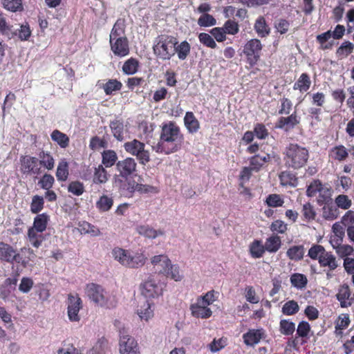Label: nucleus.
<instances>
[{
  "label": "nucleus",
  "instance_id": "11",
  "mask_svg": "<svg viewBox=\"0 0 354 354\" xmlns=\"http://www.w3.org/2000/svg\"><path fill=\"white\" fill-rule=\"evenodd\" d=\"M66 302L68 319L72 322H80L79 312L83 307V302L79 295L77 293L68 294Z\"/></svg>",
  "mask_w": 354,
  "mask_h": 354
},
{
  "label": "nucleus",
  "instance_id": "27",
  "mask_svg": "<svg viewBox=\"0 0 354 354\" xmlns=\"http://www.w3.org/2000/svg\"><path fill=\"white\" fill-rule=\"evenodd\" d=\"M55 176L59 182H65L69 176V164L66 158H62L57 165Z\"/></svg>",
  "mask_w": 354,
  "mask_h": 354
},
{
  "label": "nucleus",
  "instance_id": "59",
  "mask_svg": "<svg viewBox=\"0 0 354 354\" xmlns=\"http://www.w3.org/2000/svg\"><path fill=\"white\" fill-rule=\"evenodd\" d=\"M266 203L270 207H279L283 206L284 201L280 195L271 194L267 196Z\"/></svg>",
  "mask_w": 354,
  "mask_h": 354
},
{
  "label": "nucleus",
  "instance_id": "15",
  "mask_svg": "<svg viewBox=\"0 0 354 354\" xmlns=\"http://www.w3.org/2000/svg\"><path fill=\"white\" fill-rule=\"evenodd\" d=\"M109 127L114 138L118 142H122L125 140V135L128 133L127 128L124 124L122 118H116L109 122Z\"/></svg>",
  "mask_w": 354,
  "mask_h": 354
},
{
  "label": "nucleus",
  "instance_id": "24",
  "mask_svg": "<svg viewBox=\"0 0 354 354\" xmlns=\"http://www.w3.org/2000/svg\"><path fill=\"white\" fill-rule=\"evenodd\" d=\"M311 79L307 73H303L293 84V89L303 93L307 92L311 86Z\"/></svg>",
  "mask_w": 354,
  "mask_h": 354
},
{
  "label": "nucleus",
  "instance_id": "32",
  "mask_svg": "<svg viewBox=\"0 0 354 354\" xmlns=\"http://www.w3.org/2000/svg\"><path fill=\"white\" fill-rule=\"evenodd\" d=\"M50 138L53 142H56L62 149H66L69 146V137L58 129L52 131Z\"/></svg>",
  "mask_w": 354,
  "mask_h": 354
},
{
  "label": "nucleus",
  "instance_id": "37",
  "mask_svg": "<svg viewBox=\"0 0 354 354\" xmlns=\"http://www.w3.org/2000/svg\"><path fill=\"white\" fill-rule=\"evenodd\" d=\"M280 183L283 186L296 187L298 184V178L290 171H283L279 176Z\"/></svg>",
  "mask_w": 354,
  "mask_h": 354
},
{
  "label": "nucleus",
  "instance_id": "46",
  "mask_svg": "<svg viewBox=\"0 0 354 354\" xmlns=\"http://www.w3.org/2000/svg\"><path fill=\"white\" fill-rule=\"evenodd\" d=\"M125 25L124 20L118 19L113 25L109 35V39H117L118 37H125Z\"/></svg>",
  "mask_w": 354,
  "mask_h": 354
},
{
  "label": "nucleus",
  "instance_id": "35",
  "mask_svg": "<svg viewBox=\"0 0 354 354\" xmlns=\"http://www.w3.org/2000/svg\"><path fill=\"white\" fill-rule=\"evenodd\" d=\"M264 245L267 252H277L281 246V239L277 234H272L266 239Z\"/></svg>",
  "mask_w": 354,
  "mask_h": 354
},
{
  "label": "nucleus",
  "instance_id": "33",
  "mask_svg": "<svg viewBox=\"0 0 354 354\" xmlns=\"http://www.w3.org/2000/svg\"><path fill=\"white\" fill-rule=\"evenodd\" d=\"M42 233L43 232L36 231L30 228L28 230V239L32 247L39 248L41 245L45 240V236Z\"/></svg>",
  "mask_w": 354,
  "mask_h": 354
},
{
  "label": "nucleus",
  "instance_id": "42",
  "mask_svg": "<svg viewBox=\"0 0 354 354\" xmlns=\"http://www.w3.org/2000/svg\"><path fill=\"white\" fill-rule=\"evenodd\" d=\"M12 36H17L20 41H28L31 35L32 30L28 22L20 25L19 29L12 32Z\"/></svg>",
  "mask_w": 354,
  "mask_h": 354
},
{
  "label": "nucleus",
  "instance_id": "44",
  "mask_svg": "<svg viewBox=\"0 0 354 354\" xmlns=\"http://www.w3.org/2000/svg\"><path fill=\"white\" fill-rule=\"evenodd\" d=\"M138 232L140 234L149 238L155 239L158 236L165 234V232L162 230H155L149 225H141L138 227Z\"/></svg>",
  "mask_w": 354,
  "mask_h": 354
},
{
  "label": "nucleus",
  "instance_id": "16",
  "mask_svg": "<svg viewBox=\"0 0 354 354\" xmlns=\"http://www.w3.org/2000/svg\"><path fill=\"white\" fill-rule=\"evenodd\" d=\"M300 123V118L296 111L287 117L281 116L279 118L276 122V128L285 129L286 131L294 129Z\"/></svg>",
  "mask_w": 354,
  "mask_h": 354
},
{
  "label": "nucleus",
  "instance_id": "28",
  "mask_svg": "<svg viewBox=\"0 0 354 354\" xmlns=\"http://www.w3.org/2000/svg\"><path fill=\"white\" fill-rule=\"evenodd\" d=\"M329 158L339 162L344 161L348 156L347 149L342 145L333 147L329 151Z\"/></svg>",
  "mask_w": 354,
  "mask_h": 354
},
{
  "label": "nucleus",
  "instance_id": "47",
  "mask_svg": "<svg viewBox=\"0 0 354 354\" xmlns=\"http://www.w3.org/2000/svg\"><path fill=\"white\" fill-rule=\"evenodd\" d=\"M152 304L147 300L138 310V314L141 319L148 321L153 316V310L151 308Z\"/></svg>",
  "mask_w": 354,
  "mask_h": 354
},
{
  "label": "nucleus",
  "instance_id": "26",
  "mask_svg": "<svg viewBox=\"0 0 354 354\" xmlns=\"http://www.w3.org/2000/svg\"><path fill=\"white\" fill-rule=\"evenodd\" d=\"M102 165L106 168H110L114 165L116 166L118 162L117 153L113 149H106L101 153Z\"/></svg>",
  "mask_w": 354,
  "mask_h": 354
},
{
  "label": "nucleus",
  "instance_id": "55",
  "mask_svg": "<svg viewBox=\"0 0 354 354\" xmlns=\"http://www.w3.org/2000/svg\"><path fill=\"white\" fill-rule=\"evenodd\" d=\"M335 205L339 209H348L352 205V201L347 195L339 194L335 199Z\"/></svg>",
  "mask_w": 354,
  "mask_h": 354
},
{
  "label": "nucleus",
  "instance_id": "62",
  "mask_svg": "<svg viewBox=\"0 0 354 354\" xmlns=\"http://www.w3.org/2000/svg\"><path fill=\"white\" fill-rule=\"evenodd\" d=\"M299 310V305L297 301L290 300L284 304L282 307V313L286 315H293Z\"/></svg>",
  "mask_w": 354,
  "mask_h": 354
},
{
  "label": "nucleus",
  "instance_id": "20",
  "mask_svg": "<svg viewBox=\"0 0 354 354\" xmlns=\"http://www.w3.org/2000/svg\"><path fill=\"white\" fill-rule=\"evenodd\" d=\"M38 163L41 168L50 171L55 167V160L50 151L41 149L38 153Z\"/></svg>",
  "mask_w": 354,
  "mask_h": 354
},
{
  "label": "nucleus",
  "instance_id": "23",
  "mask_svg": "<svg viewBox=\"0 0 354 354\" xmlns=\"http://www.w3.org/2000/svg\"><path fill=\"white\" fill-rule=\"evenodd\" d=\"M192 315L196 318L207 319L212 316V312L207 306H204L196 301L190 306Z\"/></svg>",
  "mask_w": 354,
  "mask_h": 354
},
{
  "label": "nucleus",
  "instance_id": "9",
  "mask_svg": "<svg viewBox=\"0 0 354 354\" xmlns=\"http://www.w3.org/2000/svg\"><path fill=\"white\" fill-rule=\"evenodd\" d=\"M119 351L120 354H140L136 340L122 328L119 330Z\"/></svg>",
  "mask_w": 354,
  "mask_h": 354
},
{
  "label": "nucleus",
  "instance_id": "19",
  "mask_svg": "<svg viewBox=\"0 0 354 354\" xmlns=\"http://www.w3.org/2000/svg\"><path fill=\"white\" fill-rule=\"evenodd\" d=\"M126 189L133 192L135 190L138 191L142 194H157L159 192V189L157 187L149 185H143L138 184L135 182V180L128 181L127 185H124Z\"/></svg>",
  "mask_w": 354,
  "mask_h": 354
},
{
  "label": "nucleus",
  "instance_id": "10",
  "mask_svg": "<svg viewBox=\"0 0 354 354\" xmlns=\"http://www.w3.org/2000/svg\"><path fill=\"white\" fill-rule=\"evenodd\" d=\"M19 161L20 171L23 175L37 176L42 173L38 158L28 155L21 156Z\"/></svg>",
  "mask_w": 354,
  "mask_h": 354
},
{
  "label": "nucleus",
  "instance_id": "58",
  "mask_svg": "<svg viewBox=\"0 0 354 354\" xmlns=\"http://www.w3.org/2000/svg\"><path fill=\"white\" fill-rule=\"evenodd\" d=\"M324 185L319 180H313L307 187L306 195L308 197H314L319 192Z\"/></svg>",
  "mask_w": 354,
  "mask_h": 354
},
{
  "label": "nucleus",
  "instance_id": "61",
  "mask_svg": "<svg viewBox=\"0 0 354 354\" xmlns=\"http://www.w3.org/2000/svg\"><path fill=\"white\" fill-rule=\"evenodd\" d=\"M332 37V32L328 30L324 33L318 35L316 37L317 42L321 45L322 50L329 49L332 47L333 43L326 44V41Z\"/></svg>",
  "mask_w": 354,
  "mask_h": 354
},
{
  "label": "nucleus",
  "instance_id": "41",
  "mask_svg": "<svg viewBox=\"0 0 354 354\" xmlns=\"http://www.w3.org/2000/svg\"><path fill=\"white\" fill-rule=\"evenodd\" d=\"M184 123L190 133H196L199 127V122L192 112H187L184 118Z\"/></svg>",
  "mask_w": 354,
  "mask_h": 354
},
{
  "label": "nucleus",
  "instance_id": "43",
  "mask_svg": "<svg viewBox=\"0 0 354 354\" xmlns=\"http://www.w3.org/2000/svg\"><path fill=\"white\" fill-rule=\"evenodd\" d=\"M96 207L101 212L110 210L113 205V199L111 196L102 195L96 202Z\"/></svg>",
  "mask_w": 354,
  "mask_h": 354
},
{
  "label": "nucleus",
  "instance_id": "3",
  "mask_svg": "<svg viewBox=\"0 0 354 354\" xmlns=\"http://www.w3.org/2000/svg\"><path fill=\"white\" fill-rule=\"evenodd\" d=\"M177 136V127L174 123L165 124L162 128L160 141L154 146L153 149L157 153L169 154L176 151L177 144L175 137Z\"/></svg>",
  "mask_w": 354,
  "mask_h": 354
},
{
  "label": "nucleus",
  "instance_id": "34",
  "mask_svg": "<svg viewBox=\"0 0 354 354\" xmlns=\"http://www.w3.org/2000/svg\"><path fill=\"white\" fill-rule=\"evenodd\" d=\"M49 219V216L46 213L37 214L34 218L33 225L30 228L36 231L44 232L47 228Z\"/></svg>",
  "mask_w": 354,
  "mask_h": 354
},
{
  "label": "nucleus",
  "instance_id": "36",
  "mask_svg": "<svg viewBox=\"0 0 354 354\" xmlns=\"http://www.w3.org/2000/svg\"><path fill=\"white\" fill-rule=\"evenodd\" d=\"M107 95H113L115 92L120 91L122 88V84L116 79H110L101 86Z\"/></svg>",
  "mask_w": 354,
  "mask_h": 354
},
{
  "label": "nucleus",
  "instance_id": "56",
  "mask_svg": "<svg viewBox=\"0 0 354 354\" xmlns=\"http://www.w3.org/2000/svg\"><path fill=\"white\" fill-rule=\"evenodd\" d=\"M108 147V142L105 138H101L97 136L91 138L89 142V148L91 150L95 151L101 148H106Z\"/></svg>",
  "mask_w": 354,
  "mask_h": 354
},
{
  "label": "nucleus",
  "instance_id": "52",
  "mask_svg": "<svg viewBox=\"0 0 354 354\" xmlns=\"http://www.w3.org/2000/svg\"><path fill=\"white\" fill-rule=\"evenodd\" d=\"M217 295H218V292L212 290L208 291L204 295L198 297L197 301H198L199 304L208 306L212 304L216 300Z\"/></svg>",
  "mask_w": 354,
  "mask_h": 354
},
{
  "label": "nucleus",
  "instance_id": "17",
  "mask_svg": "<svg viewBox=\"0 0 354 354\" xmlns=\"http://www.w3.org/2000/svg\"><path fill=\"white\" fill-rule=\"evenodd\" d=\"M264 337V332L261 329H249L248 331L243 335L244 343L247 346H254L260 342Z\"/></svg>",
  "mask_w": 354,
  "mask_h": 354
},
{
  "label": "nucleus",
  "instance_id": "30",
  "mask_svg": "<svg viewBox=\"0 0 354 354\" xmlns=\"http://www.w3.org/2000/svg\"><path fill=\"white\" fill-rule=\"evenodd\" d=\"M15 249L10 244L0 241V261L10 263Z\"/></svg>",
  "mask_w": 354,
  "mask_h": 354
},
{
  "label": "nucleus",
  "instance_id": "13",
  "mask_svg": "<svg viewBox=\"0 0 354 354\" xmlns=\"http://www.w3.org/2000/svg\"><path fill=\"white\" fill-rule=\"evenodd\" d=\"M141 293L146 298L157 297L162 293V284L150 277L141 285Z\"/></svg>",
  "mask_w": 354,
  "mask_h": 354
},
{
  "label": "nucleus",
  "instance_id": "48",
  "mask_svg": "<svg viewBox=\"0 0 354 354\" xmlns=\"http://www.w3.org/2000/svg\"><path fill=\"white\" fill-rule=\"evenodd\" d=\"M138 61L135 58L131 57L124 63L122 71L127 75H133L138 71Z\"/></svg>",
  "mask_w": 354,
  "mask_h": 354
},
{
  "label": "nucleus",
  "instance_id": "1",
  "mask_svg": "<svg viewBox=\"0 0 354 354\" xmlns=\"http://www.w3.org/2000/svg\"><path fill=\"white\" fill-rule=\"evenodd\" d=\"M283 154L285 166L294 170L305 167L309 158L308 150L294 143L288 145Z\"/></svg>",
  "mask_w": 354,
  "mask_h": 354
},
{
  "label": "nucleus",
  "instance_id": "49",
  "mask_svg": "<svg viewBox=\"0 0 354 354\" xmlns=\"http://www.w3.org/2000/svg\"><path fill=\"white\" fill-rule=\"evenodd\" d=\"M55 180L53 175L48 173H44L38 181V185L42 189H52Z\"/></svg>",
  "mask_w": 354,
  "mask_h": 354
},
{
  "label": "nucleus",
  "instance_id": "12",
  "mask_svg": "<svg viewBox=\"0 0 354 354\" xmlns=\"http://www.w3.org/2000/svg\"><path fill=\"white\" fill-rule=\"evenodd\" d=\"M115 169L119 173L118 176L127 180L129 178L135 175L137 171V162L133 158L127 157L118 161Z\"/></svg>",
  "mask_w": 354,
  "mask_h": 354
},
{
  "label": "nucleus",
  "instance_id": "64",
  "mask_svg": "<svg viewBox=\"0 0 354 354\" xmlns=\"http://www.w3.org/2000/svg\"><path fill=\"white\" fill-rule=\"evenodd\" d=\"M270 230L276 234H285L288 230V225L281 220H275L274 221L270 226Z\"/></svg>",
  "mask_w": 354,
  "mask_h": 354
},
{
  "label": "nucleus",
  "instance_id": "57",
  "mask_svg": "<svg viewBox=\"0 0 354 354\" xmlns=\"http://www.w3.org/2000/svg\"><path fill=\"white\" fill-rule=\"evenodd\" d=\"M84 191L83 183L79 180L71 181L68 185V192L75 196H80Z\"/></svg>",
  "mask_w": 354,
  "mask_h": 354
},
{
  "label": "nucleus",
  "instance_id": "25",
  "mask_svg": "<svg viewBox=\"0 0 354 354\" xmlns=\"http://www.w3.org/2000/svg\"><path fill=\"white\" fill-rule=\"evenodd\" d=\"M319 266L323 268L327 267L329 271L335 270L338 267L336 257L330 252L325 251L318 261Z\"/></svg>",
  "mask_w": 354,
  "mask_h": 354
},
{
  "label": "nucleus",
  "instance_id": "18",
  "mask_svg": "<svg viewBox=\"0 0 354 354\" xmlns=\"http://www.w3.org/2000/svg\"><path fill=\"white\" fill-rule=\"evenodd\" d=\"M351 292L349 286L347 284L340 286L336 297L342 308H348L353 304V301L351 299Z\"/></svg>",
  "mask_w": 354,
  "mask_h": 354
},
{
  "label": "nucleus",
  "instance_id": "4",
  "mask_svg": "<svg viewBox=\"0 0 354 354\" xmlns=\"http://www.w3.org/2000/svg\"><path fill=\"white\" fill-rule=\"evenodd\" d=\"M85 290L89 299L95 304L106 308L115 306V302L102 286L95 283H88Z\"/></svg>",
  "mask_w": 354,
  "mask_h": 354
},
{
  "label": "nucleus",
  "instance_id": "53",
  "mask_svg": "<svg viewBox=\"0 0 354 354\" xmlns=\"http://www.w3.org/2000/svg\"><path fill=\"white\" fill-rule=\"evenodd\" d=\"M227 345V338L222 337L219 339L214 338L213 341L208 344V348L212 353H216L224 348Z\"/></svg>",
  "mask_w": 354,
  "mask_h": 354
},
{
  "label": "nucleus",
  "instance_id": "21",
  "mask_svg": "<svg viewBox=\"0 0 354 354\" xmlns=\"http://www.w3.org/2000/svg\"><path fill=\"white\" fill-rule=\"evenodd\" d=\"M270 160L271 156L269 153H265L264 155L256 154L249 158L250 167L253 171L257 172Z\"/></svg>",
  "mask_w": 354,
  "mask_h": 354
},
{
  "label": "nucleus",
  "instance_id": "63",
  "mask_svg": "<svg viewBox=\"0 0 354 354\" xmlns=\"http://www.w3.org/2000/svg\"><path fill=\"white\" fill-rule=\"evenodd\" d=\"M280 332L284 335H291L295 330V325L293 322L286 319L280 321Z\"/></svg>",
  "mask_w": 354,
  "mask_h": 354
},
{
  "label": "nucleus",
  "instance_id": "8",
  "mask_svg": "<svg viewBox=\"0 0 354 354\" xmlns=\"http://www.w3.org/2000/svg\"><path fill=\"white\" fill-rule=\"evenodd\" d=\"M263 45L258 39H251L243 47V53L250 66H255L260 59Z\"/></svg>",
  "mask_w": 354,
  "mask_h": 354
},
{
  "label": "nucleus",
  "instance_id": "45",
  "mask_svg": "<svg viewBox=\"0 0 354 354\" xmlns=\"http://www.w3.org/2000/svg\"><path fill=\"white\" fill-rule=\"evenodd\" d=\"M304 254V248L303 245H293L288 249L286 252L287 257L295 261L303 259Z\"/></svg>",
  "mask_w": 354,
  "mask_h": 354
},
{
  "label": "nucleus",
  "instance_id": "60",
  "mask_svg": "<svg viewBox=\"0 0 354 354\" xmlns=\"http://www.w3.org/2000/svg\"><path fill=\"white\" fill-rule=\"evenodd\" d=\"M326 251L324 246L319 244L313 245L308 250V256L313 260H318Z\"/></svg>",
  "mask_w": 354,
  "mask_h": 354
},
{
  "label": "nucleus",
  "instance_id": "31",
  "mask_svg": "<svg viewBox=\"0 0 354 354\" xmlns=\"http://www.w3.org/2000/svg\"><path fill=\"white\" fill-rule=\"evenodd\" d=\"M254 29L260 37H266L270 32V28L263 16H260L256 19Z\"/></svg>",
  "mask_w": 354,
  "mask_h": 354
},
{
  "label": "nucleus",
  "instance_id": "22",
  "mask_svg": "<svg viewBox=\"0 0 354 354\" xmlns=\"http://www.w3.org/2000/svg\"><path fill=\"white\" fill-rule=\"evenodd\" d=\"M322 218L326 221H334L339 215V209L333 201L324 203L322 205Z\"/></svg>",
  "mask_w": 354,
  "mask_h": 354
},
{
  "label": "nucleus",
  "instance_id": "54",
  "mask_svg": "<svg viewBox=\"0 0 354 354\" xmlns=\"http://www.w3.org/2000/svg\"><path fill=\"white\" fill-rule=\"evenodd\" d=\"M44 207V198L39 195L33 196L30 203V211L32 214H38Z\"/></svg>",
  "mask_w": 354,
  "mask_h": 354
},
{
  "label": "nucleus",
  "instance_id": "51",
  "mask_svg": "<svg viewBox=\"0 0 354 354\" xmlns=\"http://www.w3.org/2000/svg\"><path fill=\"white\" fill-rule=\"evenodd\" d=\"M333 248L335 250L337 255L341 258H344V259L354 252L353 247L348 244L333 245Z\"/></svg>",
  "mask_w": 354,
  "mask_h": 354
},
{
  "label": "nucleus",
  "instance_id": "39",
  "mask_svg": "<svg viewBox=\"0 0 354 354\" xmlns=\"http://www.w3.org/2000/svg\"><path fill=\"white\" fill-rule=\"evenodd\" d=\"M318 194L319 196L317 197V202L319 206L323 205L324 203L333 201V189L330 186L324 185Z\"/></svg>",
  "mask_w": 354,
  "mask_h": 354
},
{
  "label": "nucleus",
  "instance_id": "40",
  "mask_svg": "<svg viewBox=\"0 0 354 354\" xmlns=\"http://www.w3.org/2000/svg\"><path fill=\"white\" fill-rule=\"evenodd\" d=\"M301 214L302 220L307 223L314 221L317 216V212L314 206L309 202L303 205Z\"/></svg>",
  "mask_w": 354,
  "mask_h": 354
},
{
  "label": "nucleus",
  "instance_id": "38",
  "mask_svg": "<svg viewBox=\"0 0 354 354\" xmlns=\"http://www.w3.org/2000/svg\"><path fill=\"white\" fill-rule=\"evenodd\" d=\"M249 251L252 258L259 259L263 257L266 250L261 240L255 239L250 244Z\"/></svg>",
  "mask_w": 354,
  "mask_h": 354
},
{
  "label": "nucleus",
  "instance_id": "5",
  "mask_svg": "<svg viewBox=\"0 0 354 354\" xmlns=\"http://www.w3.org/2000/svg\"><path fill=\"white\" fill-rule=\"evenodd\" d=\"M177 41L174 37L160 35L153 46L154 53L160 59H169L177 52Z\"/></svg>",
  "mask_w": 354,
  "mask_h": 354
},
{
  "label": "nucleus",
  "instance_id": "7",
  "mask_svg": "<svg viewBox=\"0 0 354 354\" xmlns=\"http://www.w3.org/2000/svg\"><path fill=\"white\" fill-rule=\"evenodd\" d=\"M151 263L153 268L159 274H162L167 278L177 281L176 276L173 272L174 266L167 255H156L151 259Z\"/></svg>",
  "mask_w": 354,
  "mask_h": 354
},
{
  "label": "nucleus",
  "instance_id": "29",
  "mask_svg": "<svg viewBox=\"0 0 354 354\" xmlns=\"http://www.w3.org/2000/svg\"><path fill=\"white\" fill-rule=\"evenodd\" d=\"M109 175L106 167L102 165H99L94 168L93 183L94 184L100 185L105 184L109 180Z\"/></svg>",
  "mask_w": 354,
  "mask_h": 354
},
{
  "label": "nucleus",
  "instance_id": "14",
  "mask_svg": "<svg viewBox=\"0 0 354 354\" xmlns=\"http://www.w3.org/2000/svg\"><path fill=\"white\" fill-rule=\"evenodd\" d=\"M111 50L114 55L123 57L129 54V45L127 37H118L109 39Z\"/></svg>",
  "mask_w": 354,
  "mask_h": 354
},
{
  "label": "nucleus",
  "instance_id": "50",
  "mask_svg": "<svg viewBox=\"0 0 354 354\" xmlns=\"http://www.w3.org/2000/svg\"><path fill=\"white\" fill-rule=\"evenodd\" d=\"M290 282L294 287L298 289H302L306 286L308 279L303 274L295 273L290 277Z\"/></svg>",
  "mask_w": 354,
  "mask_h": 354
},
{
  "label": "nucleus",
  "instance_id": "6",
  "mask_svg": "<svg viewBox=\"0 0 354 354\" xmlns=\"http://www.w3.org/2000/svg\"><path fill=\"white\" fill-rule=\"evenodd\" d=\"M123 147L127 153L136 156L140 165H146L150 161V153L144 142L133 139L124 142Z\"/></svg>",
  "mask_w": 354,
  "mask_h": 354
},
{
  "label": "nucleus",
  "instance_id": "2",
  "mask_svg": "<svg viewBox=\"0 0 354 354\" xmlns=\"http://www.w3.org/2000/svg\"><path fill=\"white\" fill-rule=\"evenodd\" d=\"M111 254L115 260L129 268H140L145 264L147 259L145 251L142 250L133 252L121 248H115Z\"/></svg>",
  "mask_w": 354,
  "mask_h": 354
}]
</instances>
